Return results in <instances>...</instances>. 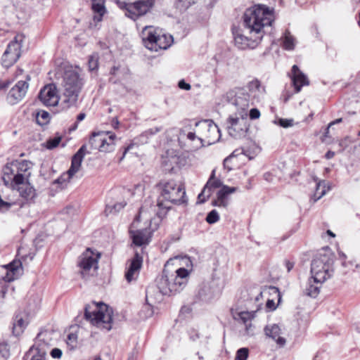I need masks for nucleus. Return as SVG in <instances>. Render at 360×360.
<instances>
[{
    "label": "nucleus",
    "instance_id": "20",
    "mask_svg": "<svg viewBox=\"0 0 360 360\" xmlns=\"http://www.w3.org/2000/svg\"><path fill=\"white\" fill-rule=\"evenodd\" d=\"M143 264V257L135 252L134 257L130 260L129 265L125 272V278L129 283L134 279V275L139 273Z\"/></svg>",
    "mask_w": 360,
    "mask_h": 360
},
{
    "label": "nucleus",
    "instance_id": "44",
    "mask_svg": "<svg viewBox=\"0 0 360 360\" xmlns=\"http://www.w3.org/2000/svg\"><path fill=\"white\" fill-rule=\"evenodd\" d=\"M125 205V202L116 203L112 206L107 205L105 212H107L109 211V213H117L123 209Z\"/></svg>",
    "mask_w": 360,
    "mask_h": 360
},
{
    "label": "nucleus",
    "instance_id": "6",
    "mask_svg": "<svg viewBox=\"0 0 360 360\" xmlns=\"http://www.w3.org/2000/svg\"><path fill=\"white\" fill-rule=\"evenodd\" d=\"M22 273V265L20 260H13L7 265L0 266V297L4 298L8 292L13 293L14 287L10 283L18 279Z\"/></svg>",
    "mask_w": 360,
    "mask_h": 360
},
{
    "label": "nucleus",
    "instance_id": "12",
    "mask_svg": "<svg viewBox=\"0 0 360 360\" xmlns=\"http://www.w3.org/2000/svg\"><path fill=\"white\" fill-rule=\"evenodd\" d=\"M195 127L198 129L197 131L200 137L204 136L207 139V145H211L215 143V141H212L211 137L207 135V133H214L218 134V139H220V130L218 127L214 123L212 120H204L196 122L195 124Z\"/></svg>",
    "mask_w": 360,
    "mask_h": 360
},
{
    "label": "nucleus",
    "instance_id": "47",
    "mask_svg": "<svg viewBox=\"0 0 360 360\" xmlns=\"http://www.w3.org/2000/svg\"><path fill=\"white\" fill-rule=\"evenodd\" d=\"M277 124L283 128H288L289 127L292 126L293 120L292 119L279 118L277 121Z\"/></svg>",
    "mask_w": 360,
    "mask_h": 360
},
{
    "label": "nucleus",
    "instance_id": "63",
    "mask_svg": "<svg viewBox=\"0 0 360 360\" xmlns=\"http://www.w3.org/2000/svg\"><path fill=\"white\" fill-rule=\"evenodd\" d=\"M120 69L119 66H113L110 71L111 75L115 76Z\"/></svg>",
    "mask_w": 360,
    "mask_h": 360
},
{
    "label": "nucleus",
    "instance_id": "13",
    "mask_svg": "<svg viewBox=\"0 0 360 360\" xmlns=\"http://www.w3.org/2000/svg\"><path fill=\"white\" fill-rule=\"evenodd\" d=\"M220 294V290L214 281L203 282L199 288L198 297L203 302H210L217 297Z\"/></svg>",
    "mask_w": 360,
    "mask_h": 360
},
{
    "label": "nucleus",
    "instance_id": "53",
    "mask_svg": "<svg viewBox=\"0 0 360 360\" xmlns=\"http://www.w3.org/2000/svg\"><path fill=\"white\" fill-rule=\"evenodd\" d=\"M338 146L340 147L338 152L342 153L348 146L347 138L340 141Z\"/></svg>",
    "mask_w": 360,
    "mask_h": 360
},
{
    "label": "nucleus",
    "instance_id": "14",
    "mask_svg": "<svg viewBox=\"0 0 360 360\" xmlns=\"http://www.w3.org/2000/svg\"><path fill=\"white\" fill-rule=\"evenodd\" d=\"M39 101L46 106H55L58 103L59 97L54 84H49L42 88L38 95Z\"/></svg>",
    "mask_w": 360,
    "mask_h": 360
},
{
    "label": "nucleus",
    "instance_id": "46",
    "mask_svg": "<svg viewBox=\"0 0 360 360\" xmlns=\"http://www.w3.org/2000/svg\"><path fill=\"white\" fill-rule=\"evenodd\" d=\"M98 59L91 56L88 60V66L90 71L96 70L98 68Z\"/></svg>",
    "mask_w": 360,
    "mask_h": 360
},
{
    "label": "nucleus",
    "instance_id": "2",
    "mask_svg": "<svg viewBox=\"0 0 360 360\" xmlns=\"http://www.w3.org/2000/svg\"><path fill=\"white\" fill-rule=\"evenodd\" d=\"M156 186L160 191L157 200V206L160 210H165L164 214H166L170 210L171 204L181 205L187 203L186 191L183 184H177L174 179H163Z\"/></svg>",
    "mask_w": 360,
    "mask_h": 360
},
{
    "label": "nucleus",
    "instance_id": "11",
    "mask_svg": "<svg viewBox=\"0 0 360 360\" xmlns=\"http://www.w3.org/2000/svg\"><path fill=\"white\" fill-rule=\"evenodd\" d=\"M22 44L16 39L9 42L1 57V65L6 69L13 66L21 56Z\"/></svg>",
    "mask_w": 360,
    "mask_h": 360
},
{
    "label": "nucleus",
    "instance_id": "38",
    "mask_svg": "<svg viewBox=\"0 0 360 360\" xmlns=\"http://www.w3.org/2000/svg\"><path fill=\"white\" fill-rule=\"evenodd\" d=\"M222 186L223 185L220 179H216L214 180H208L205 185V187L210 191V193H212V189L220 187L221 188Z\"/></svg>",
    "mask_w": 360,
    "mask_h": 360
},
{
    "label": "nucleus",
    "instance_id": "10",
    "mask_svg": "<svg viewBox=\"0 0 360 360\" xmlns=\"http://www.w3.org/2000/svg\"><path fill=\"white\" fill-rule=\"evenodd\" d=\"M172 278H173V274L164 269L161 277L157 281L158 288L162 295L171 296L182 290L176 279H172Z\"/></svg>",
    "mask_w": 360,
    "mask_h": 360
},
{
    "label": "nucleus",
    "instance_id": "29",
    "mask_svg": "<svg viewBox=\"0 0 360 360\" xmlns=\"http://www.w3.org/2000/svg\"><path fill=\"white\" fill-rule=\"evenodd\" d=\"M236 191V187H230L226 185H223L221 188V189L217 192V195L221 201V204L222 207H226L228 205V202L226 201L227 196L234 193Z\"/></svg>",
    "mask_w": 360,
    "mask_h": 360
},
{
    "label": "nucleus",
    "instance_id": "25",
    "mask_svg": "<svg viewBox=\"0 0 360 360\" xmlns=\"http://www.w3.org/2000/svg\"><path fill=\"white\" fill-rule=\"evenodd\" d=\"M324 281H315V277L311 276L309 278L304 292L306 295L315 298L320 292V288Z\"/></svg>",
    "mask_w": 360,
    "mask_h": 360
},
{
    "label": "nucleus",
    "instance_id": "34",
    "mask_svg": "<svg viewBox=\"0 0 360 360\" xmlns=\"http://www.w3.org/2000/svg\"><path fill=\"white\" fill-rule=\"evenodd\" d=\"M36 122L40 126H44L49 123V113L45 110H40L36 115Z\"/></svg>",
    "mask_w": 360,
    "mask_h": 360
},
{
    "label": "nucleus",
    "instance_id": "35",
    "mask_svg": "<svg viewBox=\"0 0 360 360\" xmlns=\"http://www.w3.org/2000/svg\"><path fill=\"white\" fill-rule=\"evenodd\" d=\"M186 137L188 139H189L191 141H195V140L197 141L196 144L193 146V150H197L205 146V144H204L205 140L202 137L197 136L195 135V132H191V131L188 132L186 134Z\"/></svg>",
    "mask_w": 360,
    "mask_h": 360
},
{
    "label": "nucleus",
    "instance_id": "8",
    "mask_svg": "<svg viewBox=\"0 0 360 360\" xmlns=\"http://www.w3.org/2000/svg\"><path fill=\"white\" fill-rule=\"evenodd\" d=\"M115 139L116 135L110 131L93 132L89 138V144L91 149L109 153L115 149Z\"/></svg>",
    "mask_w": 360,
    "mask_h": 360
},
{
    "label": "nucleus",
    "instance_id": "39",
    "mask_svg": "<svg viewBox=\"0 0 360 360\" xmlns=\"http://www.w3.org/2000/svg\"><path fill=\"white\" fill-rule=\"evenodd\" d=\"M256 311H241L239 314V317L243 323L251 322V320L254 319Z\"/></svg>",
    "mask_w": 360,
    "mask_h": 360
},
{
    "label": "nucleus",
    "instance_id": "5",
    "mask_svg": "<svg viewBox=\"0 0 360 360\" xmlns=\"http://www.w3.org/2000/svg\"><path fill=\"white\" fill-rule=\"evenodd\" d=\"M84 319L90 321L93 325L100 323L104 324L103 328L107 330L112 328V309L103 302L92 304H86L84 307Z\"/></svg>",
    "mask_w": 360,
    "mask_h": 360
},
{
    "label": "nucleus",
    "instance_id": "54",
    "mask_svg": "<svg viewBox=\"0 0 360 360\" xmlns=\"http://www.w3.org/2000/svg\"><path fill=\"white\" fill-rule=\"evenodd\" d=\"M178 86L184 90L188 91L191 89V86L190 84L186 82L184 79H181L178 83Z\"/></svg>",
    "mask_w": 360,
    "mask_h": 360
},
{
    "label": "nucleus",
    "instance_id": "16",
    "mask_svg": "<svg viewBox=\"0 0 360 360\" xmlns=\"http://www.w3.org/2000/svg\"><path fill=\"white\" fill-rule=\"evenodd\" d=\"M248 101L251 102L252 105L256 104L261 101L264 96L265 89L261 86L260 82L255 79L247 85Z\"/></svg>",
    "mask_w": 360,
    "mask_h": 360
},
{
    "label": "nucleus",
    "instance_id": "62",
    "mask_svg": "<svg viewBox=\"0 0 360 360\" xmlns=\"http://www.w3.org/2000/svg\"><path fill=\"white\" fill-rule=\"evenodd\" d=\"M77 338V335L75 333H70L68 335V340L71 341L72 342H76Z\"/></svg>",
    "mask_w": 360,
    "mask_h": 360
},
{
    "label": "nucleus",
    "instance_id": "59",
    "mask_svg": "<svg viewBox=\"0 0 360 360\" xmlns=\"http://www.w3.org/2000/svg\"><path fill=\"white\" fill-rule=\"evenodd\" d=\"M86 145H82L79 149L77 151V153H75L76 155H79V156H81L82 158L84 157L85 155V150H86Z\"/></svg>",
    "mask_w": 360,
    "mask_h": 360
},
{
    "label": "nucleus",
    "instance_id": "9",
    "mask_svg": "<svg viewBox=\"0 0 360 360\" xmlns=\"http://www.w3.org/2000/svg\"><path fill=\"white\" fill-rule=\"evenodd\" d=\"M13 181L14 186L12 188L16 190L21 198L16 201L24 202L22 207L34 202V200L37 197L36 190L29 181H25V177H24V176L17 175V176L14 178Z\"/></svg>",
    "mask_w": 360,
    "mask_h": 360
},
{
    "label": "nucleus",
    "instance_id": "52",
    "mask_svg": "<svg viewBox=\"0 0 360 360\" xmlns=\"http://www.w3.org/2000/svg\"><path fill=\"white\" fill-rule=\"evenodd\" d=\"M260 116V112L257 108H252L249 112V117L251 120H255Z\"/></svg>",
    "mask_w": 360,
    "mask_h": 360
},
{
    "label": "nucleus",
    "instance_id": "31",
    "mask_svg": "<svg viewBox=\"0 0 360 360\" xmlns=\"http://www.w3.org/2000/svg\"><path fill=\"white\" fill-rule=\"evenodd\" d=\"M15 165L16 166V174H20L21 176H25V174L30 169L31 162L28 160H15Z\"/></svg>",
    "mask_w": 360,
    "mask_h": 360
},
{
    "label": "nucleus",
    "instance_id": "28",
    "mask_svg": "<svg viewBox=\"0 0 360 360\" xmlns=\"http://www.w3.org/2000/svg\"><path fill=\"white\" fill-rule=\"evenodd\" d=\"M105 0H91V8L93 11L98 14L94 17V20L101 21L106 10L105 7Z\"/></svg>",
    "mask_w": 360,
    "mask_h": 360
},
{
    "label": "nucleus",
    "instance_id": "48",
    "mask_svg": "<svg viewBox=\"0 0 360 360\" xmlns=\"http://www.w3.org/2000/svg\"><path fill=\"white\" fill-rule=\"evenodd\" d=\"M321 185V181H319L316 183V192L313 196L314 202H316L318 200H319L326 193V191L323 189L321 191V192L320 193H319V190Z\"/></svg>",
    "mask_w": 360,
    "mask_h": 360
},
{
    "label": "nucleus",
    "instance_id": "56",
    "mask_svg": "<svg viewBox=\"0 0 360 360\" xmlns=\"http://www.w3.org/2000/svg\"><path fill=\"white\" fill-rule=\"evenodd\" d=\"M189 338L191 340L195 341L197 339L200 338L199 333L194 329H191L189 330Z\"/></svg>",
    "mask_w": 360,
    "mask_h": 360
},
{
    "label": "nucleus",
    "instance_id": "19",
    "mask_svg": "<svg viewBox=\"0 0 360 360\" xmlns=\"http://www.w3.org/2000/svg\"><path fill=\"white\" fill-rule=\"evenodd\" d=\"M291 72V79L295 88V91L298 93L303 86L309 85V82L307 77L300 70L297 65H294L292 67Z\"/></svg>",
    "mask_w": 360,
    "mask_h": 360
},
{
    "label": "nucleus",
    "instance_id": "30",
    "mask_svg": "<svg viewBox=\"0 0 360 360\" xmlns=\"http://www.w3.org/2000/svg\"><path fill=\"white\" fill-rule=\"evenodd\" d=\"M84 158L75 154L71 160V166L68 169L69 176H73L80 169Z\"/></svg>",
    "mask_w": 360,
    "mask_h": 360
},
{
    "label": "nucleus",
    "instance_id": "60",
    "mask_svg": "<svg viewBox=\"0 0 360 360\" xmlns=\"http://www.w3.org/2000/svg\"><path fill=\"white\" fill-rule=\"evenodd\" d=\"M295 263L289 260H285V266L287 269L288 272H290L294 267Z\"/></svg>",
    "mask_w": 360,
    "mask_h": 360
},
{
    "label": "nucleus",
    "instance_id": "32",
    "mask_svg": "<svg viewBox=\"0 0 360 360\" xmlns=\"http://www.w3.org/2000/svg\"><path fill=\"white\" fill-rule=\"evenodd\" d=\"M118 7L126 11L125 15L129 18H134L136 17L135 13L132 12V3H127L126 1L117 0L116 1Z\"/></svg>",
    "mask_w": 360,
    "mask_h": 360
},
{
    "label": "nucleus",
    "instance_id": "40",
    "mask_svg": "<svg viewBox=\"0 0 360 360\" xmlns=\"http://www.w3.org/2000/svg\"><path fill=\"white\" fill-rule=\"evenodd\" d=\"M249 355V349L247 347H242L237 350L235 360H247Z\"/></svg>",
    "mask_w": 360,
    "mask_h": 360
},
{
    "label": "nucleus",
    "instance_id": "37",
    "mask_svg": "<svg viewBox=\"0 0 360 360\" xmlns=\"http://www.w3.org/2000/svg\"><path fill=\"white\" fill-rule=\"evenodd\" d=\"M219 220V215L216 210H212L207 214L205 221L209 224H213Z\"/></svg>",
    "mask_w": 360,
    "mask_h": 360
},
{
    "label": "nucleus",
    "instance_id": "49",
    "mask_svg": "<svg viewBox=\"0 0 360 360\" xmlns=\"http://www.w3.org/2000/svg\"><path fill=\"white\" fill-rule=\"evenodd\" d=\"M72 176H69L68 170L66 173L63 174L59 178L55 180V184H62L65 181H69Z\"/></svg>",
    "mask_w": 360,
    "mask_h": 360
},
{
    "label": "nucleus",
    "instance_id": "45",
    "mask_svg": "<svg viewBox=\"0 0 360 360\" xmlns=\"http://www.w3.org/2000/svg\"><path fill=\"white\" fill-rule=\"evenodd\" d=\"M240 153H243V150H241V151H240V149H236L235 150L233 151V153L229 156L226 158L223 162L224 168L227 169L229 171H231L232 169V168L231 167L227 166V162H229L232 158L236 157L238 155H240Z\"/></svg>",
    "mask_w": 360,
    "mask_h": 360
},
{
    "label": "nucleus",
    "instance_id": "23",
    "mask_svg": "<svg viewBox=\"0 0 360 360\" xmlns=\"http://www.w3.org/2000/svg\"><path fill=\"white\" fill-rule=\"evenodd\" d=\"M3 176L2 179L6 185L10 184L13 188L14 186L13 179L17 175L16 174V166L15 165L14 161L7 163L3 168Z\"/></svg>",
    "mask_w": 360,
    "mask_h": 360
},
{
    "label": "nucleus",
    "instance_id": "18",
    "mask_svg": "<svg viewBox=\"0 0 360 360\" xmlns=\"http://www.w3.org/2000/svg\"><path fill=\"white\" fill-rule=\"evenodd\" d=\"M89 250L80 257L78 262V266L81 269L80 274L83 278H86L91 268L94 267L95 269L98 268V259L93 256L91 252H89Z\"/></svg>",
    "mask_w": 360,
    "mask_h": 360
},
{
    "label": "nucleus",
    "instance_id": "50",
    "mask_svg": "<svg viewBox=\"0 0 360 360\" xmlns=\"http://www.w3.org/2000/svg\"><path fill=\"white\" fill-rule=\"evenodd\" d=\"M50 354L53 359H60L62 356L63 352L59 348H53L51 349Z\"/></svg>",
    "mask_w": 360,
    "mask_h": 360
},
{
    "label": "nucleus",
    "instance_id": "58",
    "mask_svg": "<svg viewBox=\"0 0 360 360\" xmlns=\"http://www.w3.org/2000/svg\"><path fill=\"white\" fill-rule=\"evenodd\" d=\"M266 307L271 311H274L276 309L274 301L273 300H268L266 303Z\"/></svg>",
    "mask_w": 360,
    "mask_h": 360
},
{
    "label": "nucleus",
    "instance_id": "21",
    "mask_svg": "<svg viewBox=\"0 0 360 360\" xmlns=\"http://www.w3.org/2000/svg\"><path fill=\"white\" fill-rule=\"evenodd\" d=\"M227 122L229 124L227 126L228 132L233 137L240 136L248 129L247 126H245V129L239 127L240 120L238 117H229Z\"/></svg>",
    "mask_w": 360,
    "mask_h": 360
},
{
    "label": "nucleus",
    "instance_id": "22",
    "mask_svg": "<svg viewBox=\"0 0 360 360\" xmlns=\"http://www.w3.org/2000/svg\"><path fill=\"white\" fill-rule=\"evenodd\" d=\"M46 349L44 343H37L25 354V356H31L30 360H46Z\"/></svg>",
    "mask_w": 360,
    "mask_h": 360
},
{
    "label": "nucleus",
    "instance_id": "57",
    "mask_svg": "<svg viewBox=\"0 0 360 360\" xmlns=\"http://www.w3.org/2000/svg\"><path fill=\"white\" fill-rule=\"evenodd\" d=\"M245 326V331L247 335H253V329H252V325L251 322L244 323Z\"/></svg>",
    "mask_w": 360,
    "mask_h": 360
},
{
    "label": "nucleus",
    "instance_id": "4",
    "mask_svg": "<svg viewBox=\"0 0 360 360\" xmlns=\"http://www.w3.org/2000/svg\"><path fill=\"white\" fill-rule=\"evenodd\" d=\"M83 84V79L77 71L72 70L65 71L62 82L63 88V102L67 108L77 105Z\"/></svg>",
    "mask_w": 360,
    "mask_h": 360
},
{
    "label": "nucleus",
    "instance_id": "61",
    "mask_svg": "<svg viewBox=\"0 0 360 360\" xmlns=\"http://www.w3.org/2000/svg\"><path fill=\"white\" fill-rule=\"evenodd\" d=\"M270 290L272 291V293L276 294L278 297V302L281 301V296L280 295V292L278 288L276 287H270Z\"/></svg>",
    "mask_w": 360,
    "mask_h": 360
},
{
    "label": "nucleus",
    "instance_id": "51",
    "mask_svg": "<svg viewBox=\"0 0 360 360\" xmlns=\"http://www.w3.org/2000/svg\"><path fill=\"white\" fill-rule=\"evenodd\" d=\"M76 210L73 205H68L63 210V214H66L68 215H73L75 212Z\"/></svg>",
    "mask_w": 360,
    "mask_h": 360
},
{
    "label": "nucleus",
    "instance_id": "27",
    "mask_svg": "<svg viewBox=\"0 0 360 360\" xmlns=\"http://www.w3.org/2000/svg\"><path fill=\"white\" fill-rule=\"evenodd\" d=\"M188 275L189 271L188 269L181 267L175 271V274H173V278H172V279H176L178 285L181 286L183 290L188 283Z\"/></svg>",
    "mask_w": 360,
    "mask_h": 360
},
{
    "label": "nucleus",
    "instance_id": "3",
    "mask_svg": "<svg viewBox=\"0 0 360 360\" xmlns=\"http://www.w3.org/2000/svg\"><path fill=\"white\" fill-rule=\"evenodd\" d=\"M335 255L329 247L323 248L314 257L311 263V274L315 281H326L334 272Z\"/></svg>",
    "mask_w": 360,
    "mask_h": 360
},
{
    "label": "nucleus",
    "instance_id": "33",
    "mask_svg": "<svg viewBox=\"0 0 360 360\" xmlns=\"http://www.w3.org/2000/svg\"><path fill=\"white\" fill-rule=\"evenodd\" d=\"M16 321L13 323L12 332L15 336L20 335L25 328V323L22 317H16Z\"/></svg>",
    "mask_w": 360,
    "mask_h": 360
},
{
    "label": "nucleus",
    "instance_id": "55",
    "mask_svg": "<svg viewBox=\"0 0 360 360\" xmlns=\"http://www.w3.org/2000/svg\"><path fill=\"white\" fill-rule=\"evenodd\" d=\"M11 82L8 79L0 80V91H6L11 85Z\"/></svg>",
    "mask_w": 360,
    "mask_h": 360
},
{
    "label": "nucleus",
    "instance_id": "64",
    "mask_svg": "<svg viewBox=\"0 0 360 360\" xmlns=\"http://www.w3.org/2000/svg\"><path fill=\"white\" fill-rule=\"evenodd\" d=\"M335 152L332 151V150H328L326 154H325V158L327 159V160H330L331 158H333L334 156H335Z\"/></svg>",
    "mask_w": 360,
    "mask_h": 360
},
{
    "label": "nucleus",
    "instance_id": "7",
    "mask_svg": "<svg viewBox=\"0 0 360 360\" xmlns=\"http://www.w3.org/2000/svg\"><path fill=\"white\" fill-rule=\"evenodd\" d=\"M161 30L152 26H146L142 32L145 46L153 51L167 49L173 43L172 35L162 34Z\"/></svg>",
    "mask_w": 360,
    "mask_h": 360
},
{
    "label": "nucleus",
    "instance_id": "17",
    "mask_svg": "<svg viewBox=\"0 0 360 360\" xmlns=\"http://www.w3.org/2000/svg\"><path fill=\"white\" fill-rule=\"evenodd\" d=\"M156 0H137L132 2V12L135 13L134 18H130L133 21L138 20L141 17L150 12L155 6Z\"/></svg>",
    "mask_w": 360,
    "mask_h": 360
},
{
    "label": "nucleus",
    "instance_id": "42",
    "mask_svg": "<svg viewBox=\"0 0 360 360\" xmlns=\"http://www.w3.org/2000/svg\"><path fill=\"white\" fill-rule=\"evenodd\" d=\"M60 141H61L60 136H57L52 139H49V140H47V141L46 143V147L48 149H53L59 145Z\"/></svg>",
    "mask_w": 360,
    "mask_h": 360
},
{
    "label": "nucleus",
    "instance_id": "15",
    "mask_svg": "<svg viewBox=\"0 0 360 360\" xmlns=\"http://www.w3.org/2000/svg\"><path fill=\"white\" fill-rule=\"evenodd\" d=\"M29 84L27 81L20 80L9 91L6 99L10 105H15L20 102L27 91Z\"/></svg>",
    "mask_w": 360,
    "mask_h": 360
},
{
    "label": "nucleus",
    "instance_id": "41",
    "mask_svg": "<svg viewBox=\"0 0 360 360\" xmlns=\"http://www.w3.org/2000/svg\"><path fill=\"white\" fill-rule=\"evenodd\" d=\"M10 356L8 345L6 343L0 344V360H7Z\"/></svg>",
    "mask_w": 360,
    "mask_h": 360
},
{
    "label": "nucleus",
    "instance_id": "36",
    "mask_svg": "<svg viewBox=\"0 0 360 360\" xmlns=\"http://www.w3.org/2000/svg\"><path fill=\"white\" fill-rule=\"evenodd\" d=\"M283 47L285 50H292L295 47L294 38L290 34L288 31L285 33V37L283 42Z\"/></svg>",
    "mask_w": 360,
    "mask_h": 360
},
{
    "label": "nucleus",
    "instance_id": "26",
    "mask_svg": "<svg viewBox=\"0 0 360 360\" xmlns=\"http://www.w3.org/2000/svg\"><path fill=\"white\" fill-rule=\"evenodd\" d=\"M150 237L147 230H139L132 235L133 243L136 246L147 245L150 242Z\"/></svg>",
    "mask_w": 360,
    "mask_h": 360
},
{
    "label": "nucleus",
    "instance_id": "24",
    "mask_svg": "<svg viewBox=\"0 0 360 360\" xmlns=\"http://www.w3.org/2000/svg\"><path fill=\"white\" fill-rule=\"evenodd\" d=\"M265 335L275 340L276 343L280 346L283 347L285 344V339L280 336L281 328L277 324H273L271 326H266L264 329Z\"/></svg>",
    "mask_w": 360,
    "mask_h": 360
},
{
    "label": "nucleus",
    "instance_id": "43",
    "mask_svg": "<svg viewBox=\"0 0 360 360\" xmlns=\"http://www.w3.org/2000/svg\"><path fill=\"white\" fill-rule=\"evenodd\" d=\"M211 195L210 191L205 186L198 195V203H204Z\"/></svg>",
    "mask_w": 360,
    "mask_h": 360
},
{
    "label": "nucleus",
    "instance_id": "1",
    "mask_svg": "<svg viewBox=\"0 0 360 360\" xmlns=\"http://www.w3.org/2000/svg\"><path fill=\"white\" fill-rule=\"evenodd\" d=\"M272 12L264 5H257L245 10L243 15V32L233 30L236 45L240 49H254L261 41L265 27L271 26Z\"/></svg>",
    "mask_w": 360,
    "mask_h": 360
}]
</instances>
